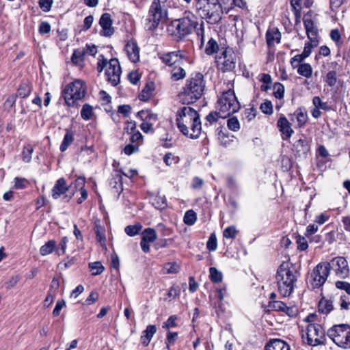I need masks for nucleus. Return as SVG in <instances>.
Wrapping results in <instances>:
<instances>
[{"label":"nucleus","mask_w":350,"mask_h":350,"mask_svg":"<svg viewBox=\"0 0 350 350\" xmlns=\"http://www.w3.org/2000/svg\"><path fill=\"white\" fill-rule=\"evenodd\" d=\"M176 124L180 131L191 139L199 137L202 131L200 115L189 106L178 109L176 113Z\"/></svg>","instance_id":"f257e3e1"},{"label":"nucleus","mask_w":350,"mask_h":350,"mask_svg":"<svg viewBox=\"0 0 350 350\" xmlns=\"http://www.w3.org/2000/svg\"><path fill=\"white\" fill-rule=\"evenodd\" d=\"M299 276L296 267L288 261L283 262L275 276L278 291L282 297L289 296Z\"/></svg>","instance_id":"f03ea898"},{"label":"nucleus","mask_w":350,"mask_h":350,"mask_svg":"<svg viewBox=\"0 0 350 350\" xmlns=\"http://www.w3.org/2000/svg\"><path fill=\"white\" fill-rule=\"evenodd\" d=\"M205 88L204 75L200 72L192 73L178 94L180 101L187 105L195 103L204 94Z\"/></svg>","instance_id":"7ed1b4c3"},{"label":"nucleus","mask_w":350,"mask_h":350,"mask_svg":"<svg viewBox=\"0 0 350 350\" xmlns=\"http://www.w3.org/2000/svg\"><path fill=\"white\" fill-rule=\"evenodd\" d=\"M197 17L191 12H185L183 17L171 22L167 31L178 39L191 34L196 28Z\"/></svg>","instance_id":"20e7f679"},{"label":"nucleus","mask_w":350,"mask_h":350,"mask_svg":"<svg viewBox=\"0 0 350 350\" xmlns=\"http://www.w3.org/2000/svg\"><path fill=\"white\" fill-rule=\"evenodd\" d=\"M196 7L199 15L208 23H217L221 18L223 10L219 0H198Z\"/></svg>","instance_id":"39448f33"},{"label":"nucleus","mask_w":350,"mask_h":350,"mask_svg":"<svg viewBox=\"0 0 350 350\" xmlns=\"http://www.w3.org/2000/svg\"><path fill=\"white\" fill-rule=\"evenodd\" d=\"M239 109V103L232 90L223 92L216 103V110L219 111L222 118H226L236 113Z\"/></svg>","instance_id":"423d86ee"},{"label":"nucleus","mask_w":350,"mask_h":350,"mask_svg":"<svg viewBox=\"0 0 350 350\" xmlns=\"http://www.w3.org/2000/svg\"><path fill=\"white\" fill-rule=\"evenodd\" d=\"M86 86L80 79L68 84L62 91V96L68 106H74L77 100H81L85 94Z\"/></svg>","instance_id":"0eeeda50"},{"label":"nucleus","mask_w":350,"mask_h":350,"mask_svg":"<svg viewBox=\"0 0 350 350\" xmlns=\"http://www.w3.org/2000/svg\"><path fill=\"white\" fill-rule=\"evenodd\" d=\"M167 15V11L162 5L161 1L153 0L148 11V22L145 26L146 29L149 31L155 29L160 23L166 20Z\"/></svg>","instance_id":"6e6552de"},{"label":"nucleus","mask_w":350,"mask_h":350,"mask_svg":"<svg viewBox=\"0 0 350 350\" xmlns=\"http://www.w3.org/2000/svg\"><path fill=\"white\" fill-rule=\"evenodd\" d=\"M327 336L338 347L350 348V326L347 324L335 325L327 331Z\"/></svg>","instance_id":"1a4fd4ad"},{"label":"nucleus","mask_w":350,"mask_h":350,"mask_svg":"<svg viewBox=\"0 0 350 350\" xmlns=\"http://www.w3.org/2000/svg\"><path fill=\"white\" fill-rule=\"evenodd\" d=\"M327 265V262H321L312 270L310 282L313 288L321 287L326 282L329 273Z\"/></svg>","instance_id":"9d476101"},{"label":"nucleus","mask_w":350,"mask_h":350,"mask_svg":"<svg viewBox=\"0 0 350 350\" xmlns=\"http://www.w3.org/2000/svg\"><path fill=\"white\" fill-rule=\"evenodd\" d=\"M306 335L308 344L311 346H317L324 343L325 330L319 324H308L306 328Z\"/></svg>","instance_id":"9b49d317"},{"label":"nucleus","mask_w":350,"mask_h":350,"mask_svg":"<svg viewBox=\"0 0 350 350\" xmlns=\"http://www.w3.org/2000/svg\"><path fill=\"white\" fill-rule=\"evenodd\" d=\"M329 271L332 270L340 278H346L349 274L348 262L344 257L338 256L327 262Z\"/></svg>","instance_id":"f8f14e48"},{"label":"nucleus","mask_w":350,"mask_h":350,"mask_svg":"<svg viewBox=\"0 0 350 350\" xmlns=\"http://www.w3.org/2000/svg\"><path fill=\"white\" fill-rule=\"evenodd\" d=\"M217 59V62L223 72L231 71L235 68V55L231 49H226Z\"/></svg>","instance_id":"ddd939ff"},{"label":"nucleus","mask_w":350,"mask_h":350,"mask_svg":"<svg viewBox=\"0 0 350 350\" xmlns=\"http://www.w3.org/2000/svg\"><path fill=\"white\" fill-rule=\"evenodd\" d=\"M303 22L308 38L317 45L318 42V29L312 19V13L311 11L304 16Z\"/></svg>","instance_id":"4468645a"},{"label":"nucleus","mask_w":350,"mask_h":350,"mask_svg":"<svg viewBox=\"0 0 350 350\" xmlns=\"http://www.w3.org/2000/svg\"><path fill=\"white\" fill-rule=\"evenodd\" d=\"M158 57L163 64L169 67L182 63V59L185 57L181 51L160 53L158 54Z\"/></svg>","instance_id":"2eb2a0df"},{"label":"nucleus","mask_w":350,"mask_h":350,"mask_svg":"<svg viewBox=\"0 0 350 350\" xmlns=\"http://www.w3.org/2000/svg\"><path fill=\"white\" fill-rule=\"evenodd\" d=\"M111 83L117 85L120 81L122 69L117 58H111Z\"/></svg>","instance_id":"dca6fc26"},{"label":"nucleus","mask_w":350,"mask_h":350,"mask_svg":"<svg viewBox=\"0 0 350 350\" xmlns=\"http://www.w3.org/2000/svg\"><path fill=\"white\" fill-rule=\"evenodd\" d=\"M277 126L279 128L280 131L283 135V139L286 140L289 139L294 133L291 126L290 122L284 116H282L279 118L277 122Z\"/></svg>","instance_id":"f3484780"},{"label":"nucleus","mask_w":350,"mask_h":350,"mask_svg":"<svg viewBox=\"0 0 350 350\" xmlns=\"http://www.w3.org/2000/svg\"><path fill=\"white\" fill-rule=\"evenodd\" d=\"M68 190L66 180L64 178H59L52 189V196L54 199H57Z\"/></svg>","instance_id":"a211bd4d"},{"label":"nucleus","mask_w":350,"mask_h":350,"mask_svg":"<svg viewBox=\"0 0 350 350\" xmlns=\"http://www.w3.org/2000/svg\"><path fill=\"white\" fill-rule=\"evenodd\" d=\"M293 147L299 157L306 156L310 150L309 142L305 137L296 141Z\"/></svg>","instance_id":"6ab92c4d"},{"label":"nucleus","mask_w":350,"mask_h":350,"mask_svg":"<svg viewBox=\"0 0 350 350\" xmlns=\"http://www.w3.org/2000/svg\"><path fill=\"white\" fill-rule=\"evenodd\" d=\"M125 51L129 59L135 63L139 59V49L135 42H128L125 46Z\"/></svg>","instance_id":"aec40b11"},{"label":"nucleus","mask_w":350,"mask_h":350,"mask_svg":"<svg viewBox=\"0 0 350 350\" xmlns=\"http://www.w3.org/2000/svg\"><path fill=\"white\" fill-rule=\"evenodd\" d=\"M170 68V79L172 81H177L183 79L186 77V71L183 68L181 63L175 64Z\"/></svg>","instance_id":"412c9836"},{"label":"nucleus","mask_w":350,"mask_h":350,"mask_svg":"<svg viewBox=\"0 0 350 350\" xmlns=\"http://www.w3.org/2000/svg\"><path fill=\"white\" fill-rule=\"evenodd\" d=\"M266 39L269 46L279 43L281 40V33L278 29L275 27L269 29L266 33Z\"/></svg>","instance_id":"4be33fe9"},{"label":"nucleus","mask_w":350,"mask_h":350,"mask_svg":"<svg viewBox=\"0 0 350 350\" xmlns=\"http://www.w3.org/2000/svg\"><path fill=\"white\" fill-rule=\"evenodd\" d=\"M265 350H290V347L284 340L273 339L266 345Z\"/></svg>","instance_id":"5701e85b"},{"label":"nucleus","mask_w":350,"mask_h":350,"mask_svg":"<svg viewBox=\"0 0 350 350\" xmlns=\"http://www.w3.org/2000/svg\"><path fill=\"white\" fill-rule=\"evenodd\" d=\"M99 25L101 27V30L99 33L102 36H109V14L104 13L100 20Z\"/></svg>","instance_id":"b1692460"},{"label":"nucleus","mask_w":350,"mask_h":350,"mask_svg":"<svg viewBox=\"0 0 350 350\" xmlns=\"http://www.w3.org/2000/svg\"><path fill=\"white\" fill-rule=\"evenodd\" d=\"M156 332L157 327L155 325H149L146 327V329L143 332V334L141 336L142 342L144 346L146 347L149 345Z\"/></svg>","instance_id":"393cba45"},{"label":"nucleus","mask_w":350,"mask_h":350,"mask_svg":"<svg viewBox=\"0 0 350 350\" xmlns=\"http://www.w3.org/2000/svg\"><path fill=\"white\" fill-rule=\"evenodd\" d=\"M154 90V84L152 82L146 83L139 94V98L142 101L148 100L152 96Z\"/></svg>","instance_id":"a878e982"},{"label":"nucleus","mask_w":350,"mask_h":350,"mask_svg":"<svg viewBox=\"0 0 350 350\" xmlns=\"http://www.w3.org/2000/svg\"><path fill=\"white\" fill-rule=\"evenodd\" d=\"M95 233L96 235V239L100 244L101 247H103V250L107 252V246L105 244L106 241V236H105V228L101 226L100 225L96 223L95 227H94Z\"/></svg>","instance_id":"bb28decb"},{"label":"nucleus","mask_w":350,"mask_h":350,"mask_svg":"<svg viewBox=\"0 0 350 350\" xmlns=\"http://www.w3.org/2000/svg\"><path fill=\"white\" fill-rule=\"evenodd\" d=\"M334 309L333 301L323 297L319 303V311L323 314H329Z\"/></svg>","instance_id":"cd10ccee"},{"label":"nucleus","mask_w":350,"mask_h":350,"mask_svg":"<svg viewBox=\"0 0 350 350\" xmlns=\"http://www.w3.org/2000/svg\"><path fill=\"white\" fill-rule=\"evenodd\" d=\"M299 127H302L308 120V114L304 109L299 108L294 113Z\"/></svg>","instance_id":"c85d7f7f"},{"label":"nucleus","mask_w":350,"mask_h":350,"mask_svg":"<svg viewBox=\"0 0 350 350\" xmlns=\"http://www.w3.org/2000/svg\"><path fill=\"white\" fill-rule=\"evenodd\" d=\"M74 135L70 130H66L64 139L60 145V150L64 152L67 150L68 147L73 142Z\"/></svg>","instance_id":"c756f323"},{"label":"nucleus","mask_w":350,"mask_h":350,"mask_svg":"<svg viewBox=\"0 0 350 350\" xmlns=\"http://www.w3.org/2000/svg\"><path fill=\"white\" fill-rule=\"evenodd\" d=\"M56 248V242L54 240H49L40 249V252L42 256H46L51 254Z\"/></svg>","instance_id":"7c9ffc66"},{"label":"nucleus","mask_w":350,"mask_h":350,"mask_svg":"<svg viewBox=\"0 0 350 350\" xmlns=\"http://www.w3.org/2000/svg\"><path fill=\"white\" fill-rule=\"evenodd\" d=\"M297 72L306 78H310L312 74V68L308 63L301 64L300 66L297 67Z\"/></svg>","instance_id":"2f4dec72"},{"label":"nucleus","mask_w":350,"mask_h":350,"mask_svg":"<svg viewBox=\"0 0 350 350\" xmlns=\"http://www.w3.org/2000/svg\"><path fill=\"white\" fill-rule=\"evenodd\" d=\"M157 239V233L152 228H146L142 232V241L152 243Z\"/></svg>","instance_id":"473e14b6"},{"label":"nucleus","mask_w":350,"mask_h":350,"mask_svg":"<svg viewBox=\"0 0 350 350\" xmlns=\"http://www.w3.org/2000/svg\"><path fill=\"white\" fill-rule=\"evenodd\" d=\"M113 180L114 183V185H113V189H116V193H118L119 189L122 190V176L119 172H115V174L113 175ZM112 185L113 182L111 180V185Z\"/></svg>","instance_id":"72a5a7b5"},{"label":"nucleus","mask_w":350,"mask_h":350,"mask_svg":"<svg viewBox=\"0 0 350 350\" xmlns=\"http://www.w3.org/2000/svg\"><path fill=\"white\" fill-rule=\"evenodd\" d=\"M219 49V45L216 40H215L213 38H211L206 44V46L205 48V53L207 55H213V53H216Z\"/></svg>","instance_id":"f704fd0d"},{"label":"nucleus","mask_w":350,"mask_h":350,"mask_svg":"<svg viewBox=\"0 0 350 350\" xmlns=\"http://www.w3.org/2000/svg\"><path fill=\"white\" fill-rule=\"evenodd\" d=\"M210 279L213 283H218L222 280V273L219 271L215 267L209 269Z\"/></svg>","instance_id":"c9c22d12"},{"label":"nucleus","mask_w":350,"mask_h":350,"mask_svg":"<svg viewBox=\"0 0 350 350\" xmlns=\"http://www.w3.org/2000/svg\"><path fill=\"white\" fill-rule=\"evenodd\" d=\"M291 5L295 16L296 20L301 17V0H291Z\"/></svg>","instance_id":"e433bc0d"},{"label":"nucleus","mask_w":350,"mask_h":350,"mask_svg":"<svg viewBox=\"0 0 350 350\" xmlns=\"http://www.w3.org/2000/svg\"><path fill=\"white\" fill-rule=\"evenodd\" d=\"M197 219L196 213L193 210L187 211L184 216L183 221L185 224L191 226L195 224Z\"/></svg>","instance_id":"4c0bfd02"},{"label":"nucleus","mask_w":350,"mask_h":350,"mask_svg":"<svg viewBox=\"0 0 350 350\" xmlns=\"http://www.w3.org/2000/svg\"><path fill=\"white\" fill-rule=\"evenodd\" d=\"M142 228V226L140 224H137L135 225L127 226L124 228L125 232L130 237H133L140 232Z\"/></svg>","instance_id":"58836bf2"},{"label":"nucleus","mask_w":350,"mask_h":350,"mask_svg":"<svg viewBox=\"0 0 350 350\" xmlns=\"http://www.w3.org/2000/svg\"><path fill=\"white\" fill-rule=\"evenodd\" d=\"M89 268L94 275H99L104 271V267L98 261L90 263Z\"/></svg>","instance_id":"ea45409f"},{"label":"nucleus","mask_w":350,"mask_h":350,"mask_svg":"<svg viewBox=\"0 0 350 350\" xmlns=\"http://www.w3.org/2000/svg\"><path fill=\"white\" fill-rule=\"evenodd\" d=\"M93 114V109L88 104H85L81 111V116L83 120H90Z\"/></svg>","instance_id":"a19ab883"},{"label":"nucleus","mask_w":350,"mask_h":350,"mask_svg":"<svg viewBox=\"0 0 350 350\" xmlns=\"http://www.w3.org/2000/svg\"><path fill=\"white\" fill-rule=\"evenodd\" d=\"M273 88L274 96L278 99L282 98L284 94V85L280 83H275Z\"/></svg>","instance_id":"79ce46f5"},{"label":"nucleus","mask_w":350,"mask_h":350,"mask_svg":"<svg viewBox=\"0 0 350 350\" xmlns=\"http://www.w3.org/2000/svg\"><path fill=\"white\" fill-rule=\"evenodd\" d=\"M218 140L219 144L224 147L230 146L233 142V139H230L228 135L224 134L221 131L218 133Z\"/></svg>","instance_id":"37998d69"},{"label":"nucleus","mask_w":350,"mask_h":350,"mask_svg":"<svg viewBox=\"0 0 350 350\" xmlns=\"http://www.w3.org/2000/svg\"><path fill=\"white\" fill-rule=\"evenodd\" d=\"M325 81L329 87L334 86L337 82L336 72L334 70L328 72L326 75Z\"/></svg>","instance_id":"c03bdc74"},{"label":"nucleus","mask_w":350,"mask_h":350,"mask_svg":"<svg viewBox=\"0 0 350 350\" xmlns=\"http://www.w3.org/2000/svg\"><path fill=\"white\" fill-rule=\"evenodd\" d=\"M33 152V148L31 146L28 145L27 146H25L22 152V159L23 161L25 163L30 162Z\"/></svg>","instance_id":"a18cd8bd"},{"label":"nucleus","mask_w":350,"mask_h":350,"mask_svg":"<svg viewBox=\"0 0 350 350\" xmlns=\"http://www.w3.org/2000/svg\"><path fill=\"white\" fill-rule=\"evenodd\" d=\"M152 205L154 206L156 208L158 209H163L166 207L167 204L165 199L161 196H156L152 199Z\"/></svg>","instance_id":"49530a36"},{"label":"nucleus","mask_w":350,"mask_h":350,"mask_svg":"<svg viewBox=\"0 0 350 350\" xmlns=\"http://www.w3.org/2000/svg\"><path fill=\"white\" fill-rule=\"evenodd\" d=\"M194 31L196 33L197 36L200 38L201 46L204 43V23L201 22L200 24L197 21L196 28L194 29Z\"/></svg>","instance_id":"de8ad7c7"},{"label":"nucleus","mask_w":350,"mask_h":350,"mask_svg":"<svg viewBox=\"0 0 350 350\" xmlns=\"http://www.w3.org/2000/svg\"><path fill=\"white\" fill-rule=\"evenodd\" d=\"M206 247L210 251H215L217 247V237L215 233L211 234L206 243Z\"/></svg>","instance_id":"09e8293b"},{"label":"nucleus","mask_w":350,"mask_h":350,"mask_svg":"<svg viewBox=\"0 0 350 350\" xmlns=\"http://www.w3.org/2000/svg\"><path fill=\"white\" fill-rule=\"evenodd\" d=\"M219 118H222L219 111H212L208 113L206 117V122H208V125H211L213 123L217 122Z\"/></svg>","instance_id":"8fccbe9b"},{"label":"nucleus","mask_w":350,"mask_h":350,"mask_svg":"<svg viewBox=\"0 0 350 350\" xmlns=\"http://www.w3.org/2000/svg\"><path fill=\"white\" fill-rule=\"evenodd\" d=\"M260 109L261 111L265 114L271 115L273 112V105L270 100H266L260 105Z\"/></svg>","instance_id":"3c124183"},{"label":"nucleus","mask_w":350,"mask_h":350,"mask_svg":"<svg viewBox=\"0 0 350 350\" xmlns=\"http://www.w3.org/2000/svg\"><path fill=\"white\" fill-rule=\"evenodd\" d=\"M237 230L234 226L226 228L223 232L224 237L226 239H234L237 237Z\"/></svg>","instance_id":"603ef678"},{"label":"nucleus","mask_w":350,"mask_h":350,"mask_svg":"<svg viewBox=\"0 0 350 350\" xmlns=\"http://www.w3.org/2000/svg\"><path fill=\"white\" fill-rule=\"evenodd\" d=\"M177 317L176 315L170 316L166 321L163 323L162 327L163 329H170L177 326L176 323Z\"/></svg>","instance_id":"864d4df0"},{"label":"nucleus","mask_w":350,"mask_h":350,"mask_svg":"<svg viewBox=\"0 0 350 350\" xmlns=\"http://www.w3.org/2000/svg\"><path fill=\"white\" fill-rule=\"evenodd\" d=\"M312 103L314 105L315 107L318 109H321L325 111H327L329 109V107H328V105L327 103L323 102L320 97L319 96H314L312 99Z\"/></svg>","instance_id":"5fc2aeb1"},{"label":"nucleus","mask_w":350,"mask_h":350,"mask_svg":"<svg viewBox=\"0 0 350 350\" xmlns=\"http://www.w3.org/2000/svg\"><path fill=\"white\" fill-rule=\"evenodd\" d=\"M340 308L341 310H350V296L341 295L340 299Z\"/></svg>","instance_id":"6e6d98bb"},{"label":"nucleus","mask_w":350,"mask_h":350,"mask_svg":"<svg viewBox=\"0 0 350 350\" xmlns=\"http://www.w3.org/2000/svg\"><path fill=\"white\" fill-rule=\"evenodd\" d=\"M227 125L229 129L233 131H237L240 129V124L238 119L235 117L228 120Z\"/></svg>","instance_id":"4d7b16f0"},{"label":"nucleus","mask_w":350,"mask_h":350,"mask_svg":"<svg viewBox=\"0 0 350 350\" xmlns=\"http://www.w3.org/2000/svg\"><path fill=\"white\" fill-rule=\"evenodd\" d=\"M71 59L73 64L76 65H81L83 61V53L79 50H75L72 54Z\"/></svg>","instance_id":"13d9d810"},{"label":"nucleus","mask_w":350,"mask_h":350,"mask_svg":"<svg viewBox=\"0 0 350 350\" xmlns=\"http://www.w3.org/2000/svg\"><path fill=\"white\" fill-rule=\"evenodd\" d=\"M330 38L337 46H340L342 43L341 35L338 29H334L330 31Z\"/></svg>","instance_id":"bf43d9fd"},{"label":"nucleus","mask_w":350,"mask_h":350,"mask_svg":"<svg viewBox=\"0 0 350 350\" xmlns=\"http://www.w3.org/2000/svg\"><path fill=\"white\" fill-rule=\"evenodd\" d=\"M296 243L297 244V249L301 251L306 250L308 247V241L304 237L297 236Z\"/></svg>","instance_id":"052dcab7"},{"label":"nucleus","mask_w":350,"mask_h":350,"mask_svg":"<svg viewBox=\"0 0 350 350\" xmlns=\"http://www.w3.org/2000/svg\"><path fill=\"white\" fill-rule=\"evenodd\" d=\"M269 307L274 310L283 312L285 310L286 304L280 301H273L272 302H269Z\"/></svg>","instance_id":"680f3d73"},{"label":"nucleus","mask_w":350,"mask_h":350,"mask_svg":"<svg viewBox=\"0 0 350 350\" xmlns=\"http://www.w3.org/2000/svg\"><path fill=\"white\" fill-rule=\"evenodd\" d=\"M53 3V0H39V6L45 12L51 10Z\"/></svg>","instance_id":"e2e57ef3"},{"label":"nucleus","mask_w":350,"mask_h":350,"mask_svg":"<svg viewBox=\"0 0 350 350\" xmlns=\"http://www.w3.org/2000/svg\"><path fill=\"white\" fill-rule=\"evenodd\" d=\"M306 59L304 56H303L302 53L296 55L293 57L291 59V64L293 68H295L300 66L301 62Z\"/></svg>","instance_id":"0e129e2a"},{"label":"nucleus","mask_w":350,"mask_h":350,"mask_svg":"<svg viewBox=\"0 0 350 350\" xmlns=\"http://www.w3.org/2000/svg\"><path fill=\"white\" fill-rule=\"evenodd\" d=\"M30 92L31 89L29 87V85L26 83L22 84L18 90V94L22 98H25L28 96L30 94Z\"/></svg>","instance_id":"69168bd1"},{"label":"nucleus","mask_w":350,"mask_h":350,"mask_svg":"<svg viewBox=\"0 0 350 350\" xmlns=\"http://www.w3.org/2000/svg\"><path fill=\"white\" fill-rule=\"evenodd\" d=\"M336 286L337 288L342 290L346 292L347 295L350 296V284L345 281H337L336 282Z\"/></svg>","instance_id":"338daca9"},{"label":"nucleus","mask_w":350,"mask_h":350,"mask_svg":"<svg viewBox=\"0 0 350 350\" xmlns=\"http://www.w3.org/2000/svg\"><path fill=\"white\" fill-rule=\"evenodd\" d=\"M98 101L103 106L107 105L109 103V95L104 90H101L98 94Z\"/></svg>","instance_id":"774afa93"}]
</instances>
